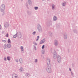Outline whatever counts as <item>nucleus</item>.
Wrapping results in <instances>:
<instances>
[{
	"label": "nucleus",
	"instance_id": "obj_50",
	"mask_svg": "<svg viewBox=\"0 0 78 78\" xmlns=\"http://www.w3.org/2000/svg\"><path fill=\"white\" fill-rule=\"evenodd\" d=\"M22 53H23V52H22Z\"/></svg>",
	"mask_w": 78,
	"mask_h": 78
},
{
	"label": "nucleus",
	"instance_id": "obj_20",
	"mask_svg": "<svg viewBox=\"0 0 78 78\" xmlns=\"http://www.w3.org/2000/svg\"><path fill=\"white\" fill-rule=\"evenodd\" d=\"M7 46L8 48H11V44H8Z\"/></svg>",
	"mask_w": 78,
	"mask_h": 78
},
{
	"label": "nucleus",
	"instance_id": "obj_2",
	"mask_svg": "<svg viewBox=\"0 0 78 78\" xmlns=\"http://www.w3.org/2000/svg\"><path fill=\"white\" fill-rule=\"evenodd\" d=\"M37 28L39 33H41L42 32V27H41V26L39 24H38L37 26Z\"/></svg>",
	"mask_w": 78,
	"mask_h": 78
},
{
	"label": "nucleus",
	"instance_id": "obj_21",
	"mask_svg": "<svg viewBox=\"0 0 78 78\" xmlns=\"http://www.w3.org/2000/svg\"><path fill=\"white\" fill-rule=\"evenodd\" d=\"M20 49H21V51H23L24 49H23V46H21Z\"/></svg>",
	"mask_w": 78,
	"mask_h": 78
},
{
	"label": "nucleus",
	"instance_id": "obj_12",
	"mask_svg": "<svg viewBox=\"0 0 78 78\" xmlns=\"http://www.w3.org/2000/svg\"><path fill=\"white\" fill-rule=\"evenodd\" d=\"M4 27H5V28H7V27H9V24H8V23H6L4 25Z\"/></svg>",
	"mask_w": 78,
	"mask_h": 78
},
{
	"label": "nucleus",
	"instance_id": "obj_18",
	"mask_svg": "<svg viewBox=\"0 0 78 78\" xmlns=\"http://www.w3.org/2000/svg\"><path fill=\"white\" fill-rule=\"evenodd\" d=\"M66 4V2H64L62 4V6H65Z\"/></svg>",
	"mask_w": 78,
	"mask_h": 78
},
{
	"label": "nucleus",
	"instance_id": "obj_51",
	"mask_svg": "<svg viewBox=\"0 0 78 78\" xmlns=\"http://www.w3.org/2000/svg\"><path fill=\"white\" fill-rule=\"evenodd\" d=\"M43 1H44V0H42Z\"/></svg>",
	"mask_w": 78,
	"mask_h": 78
},
{
	"label": "nucleus",
	"instance_id": "obj_44",
	"mask_svg": "<svg viewBox=\"0 0 78 78\" xmlns=\"http://www.w3.org/2000/svg\"><path fill=\"white\" fill-rule=\"evenodd\" d=\"M38 40H39V38H37L36 40V41H37Z\"/></svg>",
	"mask_w": 78,
	"mask_h": 78
},
{
	"label": "nucleus",
	"instance_id": "obj_34",
	"mask_svg": "<svg viewBox=\"0 0 78 78\" xmlns=\"http://www.w3.org/2000/svg\"><path fill=\"white\" fill-rule=\"evenodd\" d=\"M36 31H34V32H33V33H32V34H33V35H35V34H36Z\"/></svg>",
	"mask_w": 78,
	"mask_h": 78
},
{
	"label": "nucleus",
	"instance_id": "obj_38",
	"mask_svg": "<svg viewBox=\"0 0 78 78\" xmlns=\"http://www.w3.org/2000/svg\"><path fill=\"white\" fill-rule=\"evenodd\" d=\"M71 75H72V76H73V73L72 71H71Z\"/></svg>",
	"mask_w": 78,
	"mask_h": 78
},
{
	"label": "nucleus",
	"instance_id": "obj_40",
	"mask_svg": "<svg viewBox=\"0 0 78 78\" xmlns=\"http://www.w3.org/2000/svg\"><path fill=\"white\" fill-rule=\"evenodd\" d=\"M16 62H19V60H18V59H16Z\"/></svg>",
	"mask_w": 78,
	"mask_h": 78
},
{
	"label": "nucleus",
	"instance_id": "obj_36",
	"mask_svg": "<svg viewBox=\"0 0 78 78\" xmlns=\"http://www.w3.org/2000/svg\"><path fill=\"white\" fill-rule=\"evenodd\" d=\"M5 36H6V37H8V36H9V35H8V34L7 33V34H6V35H5Z\"/></svg>",
	"mask_w": 78,
	"mask_h": 78
},
{
	"label": "nucleus",
	"instance_id": "obj_30",
	"mask_svg": "<svg viewBox=\"0 0 78 78\" xmlns=\"http://www.w3.org/2000/svg\"><path fill=\"white\" fill-rule=\"evenodd\" d=\"M27 13L28 15H31V12H30V11H27Z\"/></svg>",
	"mask_w": 78,
	"mask_h": 78
},
{
	"label": "nucleus",
	"instance_id": "obj_45",
	"mask_svg": "<svg viewBox=\"0 0 78 78\" xmlns=\"http://www.w3.org/2000/svg\"><path fill=\"white\" fill-rule=\"evenodd\" d=\"M68 52H69V51H70V50L69 49H68Z\"/></svg>",
	"mask_w": 78,
	"mask_h": 78
},
{
	"label": "nucleus",
	"instance_id": "obj_32",
	"mask_svg": "<svg viewBox=\"0 0 78 78\" xmlns=\"http://www.w3.org/2000/svg\"><path fill=\"white\" fill-rule=\"evenodd\" d=\"M45 48V45H43L42 47V49H44Z\"/></svg>",
	"mask_w": 78,
	"mask_h": 78
},
{
	"label": "nucleus",
	"instance_id": "obj_26",
	"mask_svg": "<svg viewBox=\"0 0 78 78\" xmlns=\"http://www.w3.org/2000/svg\"><path fill=\"white\" fill-rule=\"evenodd\" d=\"M19 61L20 63H21V64H22V58L20 59Z\"/></svg>",
	"mask_w": 78,
	"mask_h": 78
},
{
	"label": "nucleus",
	"instance_id": "obj_37",
	"mask_svg": "<svg viewBox=\"0 0 78 78\" xmlns=\"http://www.w3.org/2000/svg\"><path fill=\"white\" fill-rule=\"evenodd\" d=\"M2 41L3 42L5 43V42H6V40H2Z\"/></svg>",
	"mask_w": 78,
	"mask_h": 78
},
{
	"label": "nucleus",
	"instance_id": "obj_24",
	"mask_svg": "<svg viewBox=\"0 0 78 78\" xmlns=\"http://www.w3.org/2000/svg\"><path fill=\"white\" fill-rule=\"evenodd\" d=\"M7 58V60H8V61H9L11 60V57H10L9 56H8Z\"/></svg>",
	"mask_w": 78,
	"mask_h": 78
},
{
	"label": "nucleus",
	"instance_id": "obj_9",
	"mask_svg": "<svg viewBox=\"0 0 78 78\" xmlns=\"http://www.w3.org/2000/svg\"><path fill=\"white\" fill-rule=\"evenodd\" d=\"M52 25V22L51 21H49L47 23V25L48 26H50V25Z\"/></svg>",
	"mask_w": 78,
	"mask_h": 78
},
{
	"label": "nucleus",
	"instance_id": "obj_8",
	"mask_svg": "<svg viewBox=\"0 0 78 78\" xmlns=\"http://www.w3.org/2000/svg\"><path fill=\"white\" fill-rule=\"evenodd\" d=\"M54 44L55 46H57L58 45V41L57 40H55L54 41Z\"/></svg>",
	"mask_w": 78,
	"mask_h": 78
},
{
	"label": "nucleus",
	"instance_id": "obj_10",
	"mask_svg": "<svg viewBox=\"0 0 78 78\" xmlns=\"http://www.w3.org/2000/svg\"><path fill=\"white\" fill-rule=\"evenodd\" d=\"M17 76V75L15 73L13 74L12 75V78H16Z\"/></svg>",
	"mask_w": 78,
	"mask_h": 78
},
{
	"label": "nucleus",
	"instance_id": "obj_49",
	"mask_svg": "<svg viewBox=\"0 0 78 78\" xmlns=\"http://www.w3.org/2000/svg\"><path fill=\"white\" fill-rule=\"evenodd\" d=\"M21 0V1H23V0Z\"/></svg>",
	"mask_w": 78,
	"mask_h": 78
},
{
	"label": "nucleus",
	"instance_id": "obj_1",
	"mask_svg": "<svg viewBox=\"0 0 78 78\" xmlns=\"http://www.w3.org/2000/svg\"><path fill=\"white\" fill-rule=\"evenodd\" d=\"M51 65L49 64L46 68V71L48 73H51Z\"/></svg>",
	"mask_w": 78,
	"mask_h": 78
},
{
	"label": "nucleus",
	"instance_id": "obj_14",
	"mask_svg": "<svg viewBox=\"0 0 78 78\" xmlns=\"http://www.w3.org/2000/svg\"><path fill=\"white\" fill-rule=\"evenodd\" d=\"M28 3L29 5H32V2H31V0H29L28 1Z\"/></svg>",
	"mask_w": 78,
	"mask_h": 78
},
{
	"label": "nucleus",
	"instance_id": "obj_17",
	"mask_svg": "<svg viewBox=\"0 0 78 78\" xmlns=\"http://www.w3.org/2000/svg\"><path fill=\"white\" fill-rule=\"evenodd\" d=\"M73 32L74 33H76V34H77L78 33V31H77V30L76 29H74L73 30Z\"/></svg>",
	"mask_w": 78,
	"mask_h": 78
},
{
	"label": "nucleus",
	"instance_id": "obj_5",
	"mask_svg": "<svg viewBox=\"0 0 78 78\" xmlns=\"http://www.w3.org/2000/svg\"><path fill=\"white\" fill-rule=\"evenodd\" d=\"M53 58L54 59H56V58H57V57L58 56H57V54H56V52L55 51L53 53Z\"/></svg>",
	"mask_w": 78,
	"mask_h": 78
},
{
	"label": "nucleus",
	"instance_id": "obj_33",
	"mask_svg": "<svg viewBox=\"0 0 78 78\" xmlns=\"http://www.w3.org/2000/svg\"><path fill=\"white\" fill-rule=\"evenodd\" d=\"M44 53H45V51H41V53H42V54H44Z\"/></svg>",
	"mask_w": 78,
	"mask_h": 78
},
{
	"label": "nucleus",
	"instance_id": "obj_35",
	"mask_svg": "<svg viewBox=\"0 0 78 78\" xmlns=\"http://www.w3.org/2000/svg\"><path fill=\"white\" fill-rule=\"evenodd\" d=\"M33 44H34V45H37V43L35 42H33Z\"/></svg>",
	"mask_w": 78,
	"mask_h": 78
},
{
	"label": "nucleus",
	"instance_id": "obj_27",
	"mask_svg": "<svg viewBox=\"0 0 78 78\" xmlns=\"http://www.w3.org/2000/svg\"><path fill=\"white\" fill-rule=\"evenodd\" d=\"M3 12L2 14V16H5V12L4 11L3 12Z\"/></svg>",
	"mask_w": 78,
	"mask_h": 78
},
{
	"label": "nucleus",
	"instance_id": "obj_4",
	"mask_svg": "<svg viewBox=\"0 0 78 78\" xmlns=\"http://www.w3.org/2000/svg\"><path fill=\"white\" fill-rule=\"evenodd\" d=\"M57 61H58V62L60 63V62H61V58L59 55L57 56Z\"/></svg>",
	"mask_w": 78,
	"mask_h": 78
},
{
	"label": "nucleus",
	"instance_id": "obj_11",
	"mask_svg": "<svg viewBox=\"0 0 78 78\" xmlns=\"http://www.w3.org/2000/svg\"><path fill=\"white\" fill-rule=\"evenodd\" d=\"M67 37V34L66 33H64V38L65 39H66Z\"/></svg>",
	"mask_w": 78,
	"mask_h": 78
},
{
	"label": "nucleus",
	"instance_id": "obj_19",
	"mask_svg": "<svg viewBox=\"0 0 78 78\" xmlns=\"http://www.w3.org/2000/svg\"><path fill=\"white\" fill-rule=\"evenodd\" d=\"M30 74L28 73L26 74V76H30Z\"/></svg>",
	"mask_w": 78,
	"mask_h": 78
},
{
	"label": "nucleus",
	"instance_id": "obj_41",
	"mask_svg": "<svg viewBox=\"0 0 78 78\" xmlns=\"http://www.w3.org/2000/svg\"><path fill=\"white\" fill-rule=\"evenodd\" d=\"M4 60V61H6V57H5Z\"/></svg>",
	"mask_w": 78,
	"mask_h": 78
},
{
	"label": "nucleus",
	"instance_id": "obj_29",
	"mask_svg": "<svg viewBox=\"0 0 78 78\" xmlns=\"http://www.w3.org/2000/svg\"><path fill=\"white\" fill-rule=\"evenodd\" d=\"M34 8L35 10H37L38 9V7H34Z\"/></svg>",
	"mask_w": 78,
	"mask_h": 78
},
{
	"label": "nucleus",
	"instance_id": "obj_22",
	"mask_svg": "<svg viewBox=\"0 0 78 78\" xmlns=\"http://www.w3.org/2000/svg\"><path fill=\"white\" fill-rule=\"evenodd\" d=\"M7 45H6V44H5L4 45V49H6V48H7Z\"/></svg>",
	"mask_w": 78,
	"mask_h": 78
},
{
	"label": "nucleus",
	"instance_id": "obj_46",
	"mask_svg": "<svg viewBox=\"0 0 78 78\" xmlns=\"http://www.w3.org/2000/svg\"><path fill=\"white\" fill-rule=\"evenodd\" d=\"M2 28V26H1V25H0V30Z\"/></svg>",
	"mask_w": 78,
	"mask_h": 78
},
{
	"label": "nucleus",
	"instance_id": "obj_25",
	"mask_svg": "<svg viewBox=\"0 0 78 78\" xmlns=\"http://www.w3.org/2000/svg\"><path fill=\"white\" fill-rule=\"evenodd\" d=\"M55 5L54 4H52V9H54L55 8Z\"/></svg>",
	"mask_w": 78,
	"mask_h": 78
},
{
	"label": "nucleus",
	"instance_id": "obj_47",
	"mask_svg": "<svg viewBox=\"0 0 78 78\" xmlns=\"http://www.w3.org/2000/svg\"><path fill=\"white\" fill-rule=\"evenodd\" d=\"M69 71H71V69L69 68Z\"/></svg>",
	"mask_w": 78,
	"mask_h": 78
},
{
	"label": "nucleus",
	"instance_id": "obj_48",
	"mask_svg": "<svg viewBox=\"0 0 78 78\" xmlns=\"http://www.w3.org/2000/svg\"><path fill=\"white\" fill-rule=\"evenodd\" d=\"M39 36H37V38H38L39 39Z\"/></svg>",
	"mask_w": 78,
	"mask_h": 78
},
{
	"label": "nucleus",
	"instance_id": "obj_23",
	"mask_svg": "<svg viewBox=\"0 0 78 78\" xmlns=\"http://www.w3.org/2000/svg\"><path fill=\"white\" fill-rule=\"evenodd\" d=\"M17 33L16 34H15V35H14L13 36V38H16V37H17Z\"/></svg>",
	"mask_w": 78,
	"mask_h": 78
},
{
	"label": "nucleus",
	"instance_id": "obj_31",
	"mask_svg": "<svg viewBox=\"0 0 78 78\" xmlns=\"http://www.w3.org/2000/svg\"><path fill=\"white\" fill-rule=\"evenodd\" d=\"M8 43H11V40H10V39L9 38L8 40Z\"/></svg>",
	"mask_w": 78,
	"mask_h": 78
},
{
	"label": "nucleus",
	"instance_id": "obj_43",
	"mask_svg": "<svg viewBox=\"0 0 78 78\" xmlns=\"http://www.w3.org/2000/svg\"><path fill=\"white\" fill-rule=\"evenodd\" d=\"M34 48L35 50H36V47L34 46Z\"/></svg>",
	"mask_w": 78,
	"mask_h": 78
},
{
	"label": "nucleus",
	"instance_id": "obj_15",
	"mask_svg": "<svg viewBox=\"0 0 78 78\" xmlns=\"http://www.w3.org/2000/svg\"><path fill=\"white\" fill-rule=\"evenodd\" d=\"M19 70L20 72H23V68L21 67L19 69Z\"/></svg>",
	"mask_w": 78,
	"mask_h": 78
},
{
	"label": "nucleus",
	"instance_id": "obj_6",
	"mask_svg": "<svg viewBox=\"0 0 78 78\" xmlns=\"http://www.w3.org/2000/svg\"><path fill=\"white\" fill-rule=\"evenodd\" d=\"M46 41V40H45V39L44 38L42 40H41L40 43V45H41V44H42L43 43H44Z\"/></svg>",
	"mask_w": 78,
	"mask_h": 78
},
{
	"label": "nucleus",
	"instance_id": "obj_28",
	"mask_svg": "<svg viewBox=\"0 0 78 78\" xmlns=\"http://www.w3.org/2000/svg\"><path fill=\"white\" fill-rule=\"evenodd\" d=\"M60 26V25L59 23H58L56 25V27H59Z\"/></svg>",
	"mask_w": 78,
	"mask_h": 78
},
{
	"label": "nucleus",
	"instance_id": "obj_3",
	"mask_svg": "<svg viewBox=\"0 0 78 78\" xmlns=\"http://www.w3.org/2000/svg\"><path fill=\"white\" fill-rule=\"evenodd\" d=\"M5 5L3 4H2L0 8L1 12H4L5 11Z\"/></svg>",
	"mask_w": 78,
	"mask_h": 78
},
{
	"label": "nucleus",
	"instance_id": "obj_13",
	"mask_svg": "<svg viewBox=\"0 0 78 78\" xmlns=\"http://www.w3.org/2000/svg\"><path fill=\"white\" fill-rule=\"evenodd\" d=\"M21 37L22 35L21 34V33H20V32L19 33V34L18 35V38H19V39H20V38H21Z\"/></svg>",
	"mask_w": 78,
	"mask_h": 78
},
{
	"label": "nucleus",
	"instance_id": "obj_7",
	"mask_svg": "<svg viewBox=\"0 0 78 78\" xmlns=\"http://www.w3.org/2000/svg\"><path fill=\"white\" fill-rule=\"evenodd\" d=\"M50 58H47V59L46 60L47 65L48 66L49 64H51L50 63Z\"/></svg>",
	"mask_w": 78,
	"mask_h": 78
},
{
	"label": "nucleus",
	"instance_id": "obj_16",
	"mask_svg": "<svg viewBox=\"0 0 78 78\" xmlns=\"http://www.w3.org/2000/svg\"><path fill=\"white\" fill-rule=\"evenodd\" d=\"M57 20V17L55 16H54L53 17V20L54 21H56Z\"/></svg>",
	"mask_w": 78,
	"mask_h": 78
},
{
	"label": "nucleus",
	"instance_id": "obj_42",
	"mask_svg": "<svg viewBox=\"0 0 78 78\" xmlns=\"http://www.w3.org/2000/svg\"><path fill=\"white\" fill-rule=\"evenodd\" d=\"M37 59H36L35 60V62H37Z\"/></svg>",
	"mask_w": 78,
	"mask_h": 78
},
{
	"label": "nucleus",
	"instance_id": "obj_39",
	"mask_svg": "<svg viewBox=\"0 0 78 78\" xmlns=\"http://www.w3.org/2000/svg\"><path fill=\"white\" fill-rule=\"evenodd\" d=\"M26 6L27 8H28V4H27V3H26Z\"/></svg>",
	"mask_w": 78,
	"mask_h": 78
}]
</instances>
